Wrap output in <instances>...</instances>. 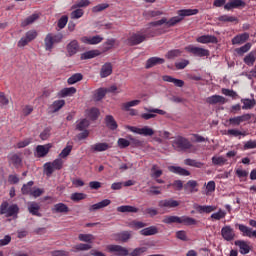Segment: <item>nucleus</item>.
<instances>
[{
    "mask_svg": "<svg viewBox=\"0 0 256 256\" xmlns=\"http://www.w3.org/2000/svg\"><path fill=\"white\" fill-rule=\"evenodd\" d=\"M180 203L177 200L174 199H165V200H160L158 202V206L161 209H174L175 207H179Z\"/></svg>",
    "mask_w": 256,
    "mask_h": 256,
    "instance_id": "4468645a",
    "label": "nucleus"
},
{
    "mask_svg": "<svg viewBox=\"0 0 256 256\" xmlns=\"http://www.w3.org/2000/svg\"><path fill=\"white\" fill-rule=\"evenodd\" d=\"M70 199L75 202L83 201V199H87V194L76 192V193L71 194Z\"/></svg>",
    "mask_w": 256,
    "mask_h": 256,
    "instance_id": "bf43d9fd",
    "label": "nucleus"
},
{
    "mask_svg": "<svg viewBox=\"0 0 256 256\" xmlns=\"http://www.w3.org/2000/svg\"><path fill=\"white\" fill-rule=\"evenodd\" d=\"M71 151H73V145L67 144V146L59 154L60 159H67V157L71 155Z\"/></svg>",
    "mask_w": 256,
    "mask_h": 256,
    "instance_id": "603ef678",
    "label": "nucleus"
},
{
    "mask_svg": "<svg viewBox=\"0 0 256 256\" xmlns=\"http://www.w3.org/2000/svg\"><path fill=\"white\" fill-rule=\"evenodd\" d=\"M87 127H89V120L82 119L77 124L76 129H78V131H84V129H87Z\"/></svg>",
    "mask_w": 256,
    "mask_h": 256,
    "instance_id": "0e129e2a",
    "label": "nucleus"
},
{
    "mask_svg": "<svg viewBox=\"0 0 256 256\" xmlns=\"http://www.w3.org/2000/svg\"><path fill=\"white\" fill-rule=\"evenodd\" d=\"M105 123L108 129H111L112 131H115V129L118 127L117 121H115V118L111 115H107L105 117Z\"/></svg>",
    "mask_w": 256,
    "mask_h": 256,
    "instance_id": "58836bf2",
    "label": "nucleus"
},
{
    "mask_svg": "<svg viewBox=\"0 0 256 256\" xmlns=\"http://www.w3.org/2000/svg\"><path fill=\"white\" fill-rule=\"evenodd\" d=\"M235 239V232L231 226H225V241H233Z\"/></svg>",
    "mask_w": 256,
    "mask_h": 256,
    "instance_id": "864d4df0",
    "label": "nucleus"
},
{
    "mask_svg": "<svg viewBox=\"0 0 256 256\" xmlns=\"http://www.w3.org/2000/svg\"><path fill=\"white\" fill-rule=\"evenodd\" d=\"M109 205H111V200L104 199L90 206L89 211H99V209H105V207H109Z\"/></svg>",
    "mask_w": 256,
    "mask_h": 256,
    "instance_id": "b1692460",
    "label": "nucleus"
},
{
    "mask_svg": "<svg viewBox=\"0 0 256 256\" xmlns=\"http://www.w3.org/2000/svg\"><path fill=\"white\" fill-rule=\"evenodd\" d=\"M161 175H163V170H161V168H159V166L153 165L150 170V177L152 179H159V177H161Z\"/></svg>",
    "mask_w": 256,
    "mask_h": 256,
    "instance_id": "a19ab883",
    "label": "nucleus"
},
{
    "mask_svg": "<svg viewBox=\"0 0 256 256\" xmlns=\"http://www.w3.org/2000/svg\"><path fill=\"white\" fill-rule=\"evenodd\" d=\"M8 161L10 165H14L16 169H19V167H23V159H21L20 156L16 153L9 154Z\"/></svg>",
    "mask_w": 256,
    "mask_h": 256,
    "instance_id": "a211bd4d",
    "label": "nucleus"
},
{
    "mask_svg": "<svg viewBox=\"0 0 256 256\" xmlns=\"http://www.w3.org/2000/svg\"><path fill=\"white\" fill-rule=\"evenodd\" d=\"M212 163L213 165H219V166L224 165L225 158L223 156H213Z\"/></svg>",
    "mask_w": 256,
    "mask_h": 256,
    "instance_id": "774afa93",
    "label": "nucleus"
},
{
    "mask_svg": "<svg viewBox=\"0 0 256 256\" xmlns=\"http://www.w3.org/2000/svg\"><path fill=\"white\" fill-rule=\"evenodd\" d=\"M81 42L85 45H99L103 41V37L101 35H96L92 37L83 36L80 38Z\"/></svg>",
    "mask_w": 256,
    "mask_h": 256,
    "instance_id": "2eb2a0df",
    "label": "nucleus"
},
{
    "mask_svg": "<svg viewBox=\"0 0 256 256\" xmlns=\"http://www.w3.org/2000/svg\"><path fill=\"white\" fill-rule=\"evenodd\" d=\"M89 249H93V246L91 244H77L73 247L72 251H89Z\"/></svg>",
    "mask_w": 256,
    "mask_h": 256,
    "instance_id": "5fc2aeb1",
    "label": "nucleus"
},
{
    "mask_svg": "<svg viewBox=\"0 0 256 256\" xmlns=\"http://www.w3.org/2000/svg\"><path fill=\"white\" fill-rule=\"evenodd\" d=\"M51 147H53L51 144L38 145L36 147V157H46L51 150Z\"/></svg>",
    "mask_w": 256,
    "mask_h": 256,
    "instance_id": "6ab92c4d",
    "label": "nucleus"
},
{
    "mask_svg": "<svg viewBox=\"0 0 256 256\" xmlns=\"http://www.w3.org/2000/svg\"><path fill=\"white\" fill-rule=\"evenodd\" d=\"M154 33L153 31H151L150 27L147 28H143L142 30L132 33L128 39H127V43L128 45H130L131 47L135 46V45H141V43H143L144 41H147V39H149L150 37H153Z\"/></svg>",
    "mask_w": 256,
    "mask_h": 256,
    "instance_id": "f257e3e1",
    "label": "nucleus"
},
{
    "mask_svg": "<svg viewBox=\"0 0 256 256\" xmlns=\"http://www.w3.org/2000/svg\"><path fill=\"white\" fill-rule=\"evenodd\" d=\"M107 250L109 253H115L117 256L129 255V250L121 245H108Z\"/></svg>",
    "mask_w": 256,
    "mask_h": 256,
    "instance_id": "f8f14e48",
    "label": "nucleus"
},
{
    "mask_svg": "<svg viewBox=\"0 0 256 256\" xmlns=\"http://www.w3.org/2000/svg\"><path fill=\"white\" fill-rule=\"evenodd\" d=\"M126 129H128L132 133H136V135H143L144 137H152V135H155V131L149 126H144L142 128L135 126H126Z\"/></svg>",
    "mask_w": 256,
    "mask_h": 256,
    "instance_id": "0eeeda50",
    "label": "nucleus"
},
{
    "mask_svg": "<svg viewBox=\"0 0 256 256\" xmlns=\"http://www.w3.org/2000/svg\"><path fill=\"white\" fill-rule=\"evenodd\" d=\"M83 79V74L76 73L73 74L70 78H68L67 83L68 85H75V83H79Z\"/></svg>",
    "mask_w": 256,
    "mask_h": 256,
    "instance_id": "8fccbe9b",
    "label": "nucleus"
},
{
    "mask_svg": "<svg viewBox=\"0 0 256 256\" xmlns=\"http://www.w3.org/2000/svg\"><path fill=\"white\" fill-rule=\"evenodd\" d=\"M247 4L243 0H230L225 4V9L228 11L231 9H239V7H245Z\"/></svg>",
    "mask_w": 256,
    "mask_h": 256,
    "instance_id": "412c9836",
    "label": "nucleus"
},
{
    "mask_svg": "<svg viewBox=\"0 0 256 256\" xmlns=\"http://www.w3.org/2000/svg\"><path fill=\"white\" fill-rule=\"evenodd\" d=\"M172 145L175 149H178V151H185L187 149H191V142H189L187 138H184L182 136L176 137L175 140L172 142Z\"/></svg>",
    "mask_w": 256,
    "mask_h": 256,
    "instance_id": "6e6552de",
    "label": "nucleus"
},
{
    "mask_svg": "<svg viewBox=\"0 0 256 256\" xmlns=\"http://www.w3.org/2000/svg\"><path fill=\"white\" fill-rule=\"evenodd\" d=\"M115 241H120L121 243H127L131 239V232L123 231L114 235Z\"/></svg>",
    "mask_w": 256,
    "mask_h": 256,
    "instance_id": "a878e982",
    "label": "nucleus"
},
{
    "mask_svg": "<svg viewBox=\"0 0 256 256\" xmlns=\"http://www.w3.org/2000/svg\"><path fill=\"white\" fill-rule=\"evenodd\" d=\"M144 110L146 111V113H142L141 118L144 119L145 121H149V119H155L157 115H167L166 111L159 108L145 107Z\"/></svg>",
    "mask_w": 256,
    "mask_h": 256,
    "instance_id": "423d86ee",
    "label": "nucleus"
},
{
    "mask_svg": "<svg viewBox=\"0 0 256 256\" xmlns=\"http://www.w3.org/2000/svg\"><path fill=\"white\" fill-rule=\"evenodd\" d=\"M28 211L30 215H34L35 217H42L41 206L37 202H28L27 203Z\"/></svg>",
    "mask_w": 256,
    "mask_h": 256,
    "instance_id": "f3484780",
    "label": "nucleus"
},
{
    "mask_svg": "<svg viewBox=\"0 0 256 256\" xmlns=\"http://www.w3.org/2000/svg\"><path fill=\"white\" fill-rule=\"evenodd\" d=\"M206 103H208L209 105H217V104L225 103V98L223 96L213 95L206 98Z\"/></svg>",
    "mask_w": 256,
    "mask_h": 256,
    "instance_id": "2f4dec72",
    "label": "nucleus"
},
{
    "mask_svg": "<svg viewBox=\"0 0 256 256\" xmlns=\"http://www.w3.org/2000/svg\"><path fill=\"white\" fill-rule=\"evenodd\" d=\"M163 81H166V83H173L175 87H183L185 85V82L181 79H176L173 76L165 75L162 77Z\"/></svg>",
    "mask_w": 256,
    "mask_h": 256,
    "instance_id": "c85d7f7f",
    "label": "nucleus"
},
{
    "mask_svg": "<svg viewBox=\"0 0 256 256\" xmlns=\"http://www.w3.org/2000/svg\"><path fill=\"white\" fill-rule=\"evenodd\" d=\"M197 43L207 44V43H217V37L213 35H202L196 39Z\"/></svg>",
    "mask_w": 256,
    "mask_h": 256,
    "instance_id": "cd10ccee",
    "label": "nucleus"
},
{
    "mask_svg": "<svg viewBox=\"0 0 256 256\" xmlns=\"http://www.w3.org/2000/svg\"><path fill=\"white\" fill-rule=\"evenodd\" d=\"M109 149H111V145H109L107 142H98L90 146L91 153H102L103 151H107Z\"/></svg>",
    "mask_w": 256,
    "mask_h": 256,
    "instance_id": "ddd939ff",
    "label": "nucleus"
},
{
    "mask_svg": "<svg viewBox=\"0 0 256 256\" xmlns=\"http://www.w3.org/2000/svg\"><path fill=\"white\" fill-rule=\"evenodd\" d=\"M66 51L69 57H73V55H77L79 53V41L72 40L66 46Z\"/></svg>",
    "mask_w": 256,
    "mask_h": 256,
    "instance_id": "dca6fc26",
    "label": "nucleus"
},
{
    "mask_svg": "<svg viewBox=\"0 0 256 256\" xmlns=\"http://www.w3.org/2000/svg\"><path fill=\"white\" fill-rule=\"evenodd\" d=\"M61 41H63L62 33H58V34L48 33L44 38L45 51H49V52L53 51V47H55V44L61 43Z\"/></svg>",
    "mask_w": 256,
    "mask_h": 256,
    "instance_id": "f03ea898",
    "label": "nucleus"
},
{
    "mask_svg": "<svg viewBox=\"0 0 256 256\" xmlns=\"http://www.w3.org/2000/svg\"><path fill=\"white\" fill-rule=\"evenodd\" d=\"M108 7H109V4L107 3L98 4L92 8V12L100 13V11H105V9H108Z\"/></svg>",
    "mask_w": 256,
    "mask_h": 256,
    "instance_id": "69168bd1",
    "label": "nucleus"
},
{
    "mask_svg": "<svg viewBox=\"0 0 256 256\" xmlns=\"http://www.w3.org/2000/svg\"><path fill=\"white\" fill-rule=\"evenodd\" d=\"M205 187V195H211L215 191V181H209Z\"/></svg>",
    "mask_w": 256,
    "mask_h": 256,
    "instance_id": "680f3d73",
    "label": "nucleus"
},
{
    "mask_svg": "<svg viewBox=\"0 0 256 256\" xmlns=\"http://www.w3.org/2000/svg\"><path fill=\"white\" fill-rule=\"evenodd\" d=\"M256 61V51H251L248 55L244 57V63L245 65H248V67H253L255 65Z\"/></svg>",
    "mask_w": 256,
    "mask_h": 256,
    "instance_id": "473e14b6",
    "label": "nucleus"
},
{
    "mask_svg": "<svg viewBox=\"0 0 256 256\" xmlns=\"http://www.w3.org/2000/svg\"><path fill=\"white\" fill-rule=\"evenodd\" d=\"M240 233H242V237H249V239H256V230L253 228L244 225V224H236Z\"/></svg>",
    "mask_w": 256,
    "mask_h": 256,
    "instance_id": "9d476101",
    "label": "nucleus"
},
{
    "mask_svg": "<svg viewBox=\"0 0 256 256\" xmlns=\"http://www.w3.org/2000/svg\"><path fill=\"white\" fill-rule=\"evenodd\" d=\"M37 31L36 30H29L25 33V35L18 41V47H26L29 45L31 41H35L37 39Z\"/></svg>",
    "mask_w": 256,
    "mask_h": 256,
    "instance_id": "1a4fd4ad",
    "label": "nucleus"
},
{
    "mask_svg": "<svg viewBox=\"0 0 256 256\" xmlns=\"http://www.w3.org/2000/svg\"><path fill=\"white\" fill-rule=\"evenodd\" d=\"M85 15V11L81 8L72 9V12L70 13L71 19H81Z\"/></svg>",
    "mask_w": 256,
    "mask_h": 256,
    "instance_id": "3c124183",
    "label": "nucleus"
},
{
    "mask_svg": "<svg viewBox=\"0 0 256 256\" xmlns=\"http://www.w3.org/2000/svg\"><path fill=\"white\" fill-rule=\"evenodd\" d=\"M194 209L198 212V213H213V211H215V209H217L215 206H211V205H198V204H194Z\"/></svg>",
    "mask_w": 256,
    "mask_h": 256,
    "instance_id": "393cba45",
    "label": "nucleus"
},
{
    "mask_svg": "<svg viewBox=\"0 0 256 256\" xmlns=\"http://www.w3.org/2000/svg\"><path fill=\"white\" fill-rule=\"evenodd\" d=\"M165 63V59L160 57H151L146 61V69H151V67H155V65H163Z\"/></svg>",
    "mask_w": 256,
    "mask_h": 256,
    "instance_id": "5701e85b",
    "label": "nucleus"
},
{
    "mask_svg": "<svg viewBox=\"0 0 256 256\" xmlns=\"http://www.w3.org/2000/svg\"><path fill=\"white\" fill-rule=\"evenodd\" d=\"M159 233V229L156 226H150L147 228H144L140 231V234L144 237H149L151 235H157Z\"/></svg>",
    "mask_w": 256,
    "mask_h": 256,
    "instance_id": "72a5a7b5",
    "label": "nucleus"
},
{
    "mask_svg": "<svg viewBox=\"0 0 256 256\" xmlns=\"http://www.w3.org/2000/svg\"><path fill=\"white\" fill-rule=\"evenodd\" d=\"M87 115L92 121H95L99 117V109L97 108H92L87 111Z\"/></svg>",
    "mask_w": 256,
    "mask_h": 256,
    "instance_id": "e2e57ef3",
    "label": "nucleus"
},
{
    "mask_svg": "<svg viewBox=\"0 0 256 256\" xmlns=\"http://www.w3.org/2000/svg\"><path fill=\"white\" fill-rule=\"evenodd\" d=\"M197 181L195 180H189L185 185H184V190L186 193H197L199 189H197Z\"/></svg>",
    "mask_w": 256,
    "mask_h": 256,
    "instance_id": "c756f323",
    "label": "nucleus"
},
{
    "mask_svg": "<svg viewBox=\"0 0 256 256\" xmlns=\"http://www.w3.org/2000/svg\"><path fill=\"white\" fill-rule=\"evenodd\" d=\"M39 19V14H32L21 22V27H27L33 25V22Z\"/></svg>",
    "mask_w": 256,
    "mask_h": 256,
    "instance_id": "37998d69",
    "label": "nucleus"
},
{
    "mask_svg": "<svg viewBox=\"0 0 256 256\" xmlns=\"http://www.w3.org/2000/svg\"><path fill=\"white\" fill-rule=\"evenodd\" d=\"M118 213H137L139 208L131 205H123L117 208Z\"/></svg>",
    "mask_w": 256,
    "mask_h": 256,
    "instance_id": "f704fd0d",
    "label": "nucleus"
},
{
    "mask_svg": "<svg viewBox=\"0 0 256 256\" xmlns=\"http://www.w3.org/2000/svg\"><path fill=\"white\" fill-rule=\"evenodd\" d=\"M181 17L178 16H174L172 17L170 20H168L167 22V27H175V25H177V23H181Z\"/></svg>",
    "mask_w": 256,
    "mask_h": 256,
    "instance_id": "338daca9",
    "label": "nucleus"
},
{
    "mask_svg": "<svg viewBox=\"0 0 256 256\" xmlns=\"http://www.w3.org/2000/svg\"><path fill=\"white\" fill-rule=\"evenodd\" d=\"M111 73H113V65H111V63L109 62L105 63L100 70V77H102V79H105V77H109Z\"/></svg>",
    "mask_w": 256,
    "mask_h": 256,
    "instance_id": "bb28decb",
    "label": "nucleus"
},
{
    "mask_svg": "<svg viewBox=\"0 0 256 256\" xmlns=\"http://www.w3.org/2000/svg\"><path fill=\"white\" fill-rule=\"evenodd\" d=\"M65 107V100H56L50 105V109L52 113H57V111H61Z\"/></svg>",
    "mask_w": 256,
    "mask_h": 256,
    "instance_id": "ea45409f",
    "label": "nucleus"
},
{
    "mask_svg": "<svg viewBox=\"0 0 256 256\" xmlns=\"http://www.w3.org/2000/svg\"><path fill=\"white\" fill-rule=\"evenodd\" d=\"M97 55H99V51L90 50V51L84 52L81 55V59H94V57H97Z\"/></svg>",
    "mask_w": 256,
    "mask_h": 256,
    "instance_id": "4d7b16f0",
    "label": "nucleus"
},
{
    "mask_svg": "<svg viewBox=\"0 0 256 256\" xmlns=\"http://www.w3.org/2000/svg\"><path fill=\"white\" fill-rule=\"evenodd\" d=\"M34 184L35 182L33 181H29L27 184H24L21 188L22 195H31V193L33 192V189L31 187H33Z\"/></svg>",
    "mask_w": 256,
    "mask_h": 256,
    "instance_id": "de8ad7c7",
    "label": "nucleus"
},
{
    "mask_svg": "<svg viewBox=\"0 0 256 256\" xmlns=\"http://www.w3.org/2000/svg\"><path fill=\"white\" fill-rule=\"evenodd\" d=\"M184 49L185 51H187V53H191L192 55H194V57H209L210 55L208 49L197 47L192 44L186 46Z\"/></svg>",
    "mask_w": 256,
    "mask_h": 256,
    "instance_id": "39448f33",
    "label": "nucleus"
},
{
    "mask_svg": "<svg viewBox=\"0 0 256 256\" xmlns=\"http://www.w3.org/2000/svg\"><path fill=\"white\" fill-rule=\"evenodd\" d=\"M185 165H188L189 167H196V169H202V167L205 166V163L193 160V159H186L184 161Z\"/></svg>",
    "mask_w": 256,
    "mask_h": 256,
    "instance_id": "c03bdc74",
    "label": "nucleus"
},
{
    "mask_svg": "<svg viewBox=\"0 0 256 256\" xmlns=\"http://www.w3.org/2000/svg\"><path fill=\"white\" fill-rule=\"evenodd\" d=\"M78 239L84 243H92L93 239H95V236L92 234H79Z\"/></svg>",
    "mask_w": 256,
    "mask_h": 256,
    "instance_id": "13d9d810",
    "label": "nucleus"
},
{
    "mask_svg": "<svg viewBox=\"0 0 256 256\" xmlns=\"http://www.w3.org/2000/svg\"><path fill=\"white\" fill-rule=\"evenodd\" d=\"M76 93L77 89L75 87L63 88L58 93V97H71V95H75Z\"/></svg>",
    "mask_w": 256,
    "mask_h": 256,
    "instance_id": "c9c22d12",
    "label": "nucleus"
},
{
    "mask_svg": "<svg viewBox=\"0 0 256 256\" xmlns=\"http://www.w3.org/2000/svg\"><path fill=\"white\" fill-rule=\"evenodd\" d=\"M141 104V100H132L129 102H125L122 104V111H130L131 107H137V105Z\"/></svg>",
    "mask_w": 256,
    "mask_h": 256,
    "instance_id": "79ce46f5",
    "label": "nucleus"
},
{
    "mask_svg": "<svg viewBox=\"0 0 256 256\" xmlns=\"http://www.w3.org/2000/svg\"><path fill=\"white\" fill-rule=\"evenodd\" d=\"M52 213H69V207L67 204L58 203L52 208Z\"/></svg>",
    "mask_w": 256,
    "mask_h": 256,
    "instance_id": "e433bc0d",
    "label": "nucleus"
},
{
    "mask_svg": "<svg viewBox=\"0 0 256 256\" xmlns=\"http://www.w3.org/2000/svg\"><path fill=\"white\" fill-rule=\"evenodd\" d=\"M61 169H63V159L61 158H57L53 162H46L44 164V171L47 177H51L53 172L61 171Z\"/></svg>",
    "mask_w": 256,
    "mask_h": 256,
    "instance_id": "7ed1b4c3",
    "label": "nucleus"
},
{
    "mask_svg": "<svg viewBox=\"0 0 256 256\" xmlns=\"http://www.w3.org/2000/svg\"><path fill=\"white\" fill-rule=\"evenodd\" d=\"M197 13H199L198 9H182L178 11V16H180L183 21L185 17H191V15H197Z\"/></svg>",
    "mask_w": 256,
    "mask_h": 256,
    "instance_id": "7c9ffc66",
    "label": "nucleus"
},
{
    "mask_svg": "<svg viewBox=\"0 0 256 256\" xmlns=\"http://www.w3.org/2000/svg\"><path fill=\"white\" fill-rule=\"evenodd\" d=\"M147 247H138L135 248L131 253H129V256H142L144 253H146Z\"/></svg>",
    "mask_w": 256,
    "mask_h": 256,
    "instance_id": "052dcab7",
    "label": "nucleus"
},
{
    "mask_svg": "<svg viewBox=\"0 0 256 256\" xmlns=\"http://www.w3.org/2000/svg\"><path fill=\"white\" fill-rule=\"evenodd\" d=\"M89 5H91V1L89 0H78L71 6V9H81L83 7H89Z\"/></svg>",
    "mask_w": 256,
    "mask_h": 256,
    "instance_id": "49530a36",
    "label": "nucleus"
},
{
    "mask_svg": "<svg viewBox=\"0 0 256 256\" xmlns=\"http://www.w3.org/2000/svg\"><path fill=\"white\" fill-rule=\"evenodd\" d=\"M18 213L19 206H17V204L9 206V203L5 201L0 205V215H5V217H15Z\"/></svg>",
    "mask_w": 256,
    "mask_h": 256,
    "instance_id": "20e7f679",
    "label": "nucleus"
},
{
    "mask_svg": "<svg viewBox=\"0 0 256 256\" xmlns=\"http://www.w3.org/2000/svg\"><path fill=\"white\" fill-rule=\"evenodd\" d=\"M234 245L239 247V253L241 255H249V253H251V242H247L245 240H236Z\"/></svg>",
    "mask_w": 256,
    "mask_h": 256,
    "instance_id": "9b49d317",
    "label": "nucleus"
},
{
    "mask_svg": "<svg viewBox=\"0 0 256 256\" xmlns=\"http://www.w3.org/2000/svg\"><path fill=\"white\" fill-rule=\"evenodd\" d=\"M248 40H249V33L244 32L242 34L236 35L232 39V45H243V43H245Z\"/></svg>",
    "mask_w": 256,
    "mask_h": 256,
    "instance_id": "4be33fe9",
    "label": "nucleus"
},
{
    "mask_svg": "<svg viewBox=\"0 0 256 256\" xmlns=\"http://www.w3.org/2000/svg\"><path fill=\"white\" fill-rule=\"evenodd\" d=\"M168 171H170V173H175L176 175H182V177H189V175H191V172L180 166H169Z\"/></svg>",
    "mask_w": 256,
    "mask_h": 256,
    "instance_id": "aec40b11",
    "label": "nucleus"
},
{
    "mask_svg": "<svg viewBox=\"0 0 256 256\" xmlns=\"http://www.w3.org/2000/svg\"><path fill=\"white\" fill-rule=\"evenodd\" d=\"M163 223L166 225H171V223H179L181 224V217L179 216H166L163 220Z\"/></svg>",
    "mask_w": 256,
    "mask_h": 256,
    "instance_id": "09e8293b",
    "label": "nucleus"
},
{
    "mask_svg": "<svg viewBox=\"0 0 256 256\" xmlns=\"http://www.w3.org/2000/svg\"><path fill=\"white\" fill-rule=\"evenodd\" d=\"M181 53H183V51L179 49L170 50L166 54V59H175L177 57H181Z\"/></svg>",
    "mask_w": 256,
    "mask_h": 256,
    "instance_id": "6e6d98bb",
    "label": "nucleus"
},
{
    "mask_svg": "<svg viewBox=\"0 0 256 256\" xmlns=\"http://www.w3.org/2000/svg\"><path fill=\"white\" fill-rule=\"evenodd\" d=\"M241 103H243L242 109L249 110V109H253V107H255L256 100L254 98L253 99L242 98Z\"/></svg>",
    "mask_w": 256,
    "mask_h": 256,
    "instance_id": "4c0bfd02",
    "label": "nucleus"
},
{
    "mask_svg": "<svg viewBox=\"0 0 256 256\" xmlns=\"http://www.w3.org/2000/svg\"><path fill=\"white\" fill-rule=\"evenodd\" d=\"M180 224L186 226L197 225V220L189 216H182L180 217Z\"/></svg>",
    "mask_w": 256,
    "mask_h": 256,
    "instance_id": "a18cd8bd",
    "label": "nucleus"
}]
</instances>
